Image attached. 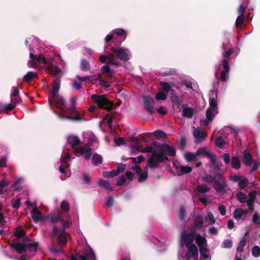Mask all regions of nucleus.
Here are the masks:
<instances>
[{
	"mask_svg": "<svg viewBox=\"0 0 260 260\" xmlns=\"http://www.w3.org/2000/svg\"><path fill=\"white\" fill-rule=\"evenodd\" d=\"M203 226V218L200 216H198L190 228V233L188 234L185 230L182 232L181 234V246H186L188 249V252L180 260L198 259V249L193 243L194 240H196L197 244L200 247V252L202 257L205 259L208 258L206 248L207 240L204 237L201 236L200 234L196 233V231L201 229Z\"/></svg>",
	"mask_w": 260,
	"mask_h": 260,
	"instance_id": "f257e3e1",
	"label": "nucleus"
},
{
	"mask_svg": "<svg viewBox=\"0 0 260 260\" xmlns=\"http://www.w3.org/2000/svg\"><path fill=\"white\" fill-rule=\"evenodd\" d=\"M164 153L173 156L175 154V151L173 148L169 145H163L158 150L152 152L148 159V166L151 168H157L158 162H162L167 159Z\"/></svg>",
	"mask_w": 260,
	"mask_h": 260,
	"instance_id": "f03ea898",
	"label": "nucleus"
},
{
	"mask_svg": "<svg viewBox=\"0 0 260 260\" xmlns=\"http://www.w3.org/2000/svg\"><path fill=\"white\" fill-rule=\"evenodd\" d=\"M111 50L112 52L108 56L109 64L118 66L120 62L117 59L126 61L130 58L131 52L128 49L123 47L112 48Z\"/></svg>",
	"mask_w": 260,
	"mask_h": 260,
	"instance_id": "7ed1b4c3",
	"label": "nucleus"
},
{
	"mask_svg": "<svg viewBox=\"0 0 260 260\" xmlns=\"http://www.w3.org/2000/svg\"><path fill=\"white\" fill-rule=\"evenodd\" d=\"M209 105L210 107L206 111V119L201 121V124L204 126L207 125L212 121L215 115L218 113L216 98H210Z\"/></svg>",
	"mask_w": 260,
	"mask_h": 260,
	"instance_id": "20e7f679",
	"label": "nucleus"
},
{
	"mask_svg": "<svg viewBox=\"0 0 260 260\" xmlns=\"http://www.w3.org/2000/svg\"><path fill=\"white\" fill-rule=\"evenodd\" d=\"M76 98L72 96L70 98L71 108L67 109V113L66 118L76 120H84L83 115L79 113L76 110L75 103L76 102Z\"/></svg>",
	"mask_w": 260,
	"mask_h": 260,
	"instance_id": "39448f33",
	"label": "nucleus"
},
{
	"mask_svg": "<svg viewBox=\"0 0 260 260\" xmlns=\"http://www.w3.org/2000/svg\"><path fill=\"white\" fill-rule=\"evenodd\" d=\"M91 99L94 103L98 105V107L99 108L108 110L111 109L112 108V104L103 95L92 94L91 96Z\"/></svg>",
	"mask_w": 260,
	"mask_h": 260,
	"instance_id": "423d86ee",
	"label": "nucleus"
},
{
	"mask_svg": "<svg viewBox=\"0 0 260 260\" xmlns=\"http://www.w3.org/2000/svg\"><path fill=\"white\" fill-rule=\"evenodd\" d=\"M70 160V156L68 154H66L64 156L60 158V165L59 167V170L61 173L64 174L60 176L61 180H64L67 177H69L71 173L69 171V169L67 162Z\"/></svg>",
	"mask_w": 260,
	"mask_h": 260,
	"instance_id": "0eeeda50",
	"label": "nucleus"
},
{
	"mask_svg": "<svg viewBox=\"0 0 260 260\" xmlns=\"http://www.w3.org/2000/svg\"><path fill=\"white\" fill-rule=\"evenodd\" d=\"M49 102L51 104H54L57 108L59 109L61 111V114L62 115L61 117L66 118L67 112V108L64 105V100L61 96H55L53 98L51 97L49 99Z\"/></svg>",
	"mask_w": 260,
	"mask_h": 260,
	"instance_id": "6e6552de",
	"label": "nucleus"
},
{
	"mask_svg": "<svg viewBox=\"0 0 260 260\" xmlns=\"http://www.w3.org/2000/svg\"><path fill=\"white\" fill-rule=\"evenodd\" d=\"M205 180L209 182H213L215 181L214 187L217 192L222 193L223 191V186L220 183H217V181L220 182H224V179L222 175L219 174L216 177L213 178L212 177H206Z\"/></svg>",
	"mask_w": 260,
	"mask_h": 260,
	"instance_id": "1a4fd4ad",
	"label": "nucleus"
},
{
	"mask_svg": "<svg viewBox=\"0 0 260 260\" xmlns=\"http://www.w3.org/2000/svg\"><path fill=\"white\" fill-rule=\"evenodd\" d=\"M95 255L93 252L89 249H87L84 253V255L76 254L72 256L71 260H94Z\"/></svg>",
	"mask_w": 260,
	"mask_h": 260,
	"instance_id": "9d476101",
	"label": "nucleus"
},
{
	"mask_svg": "<svg viewBox=\"0 0 260 260\" xmlns=\"http://www.w3.org/2000/svg\"><path fill=\"white\" fill-rule=\"evenodd\" d=\"M75 152L76 154L84 155L85 159H89L92 154V150L88 145H85L76 149Z\"/></svg>",
	"mask_w": 260,
	"mask_h": 260,
	"instance_id": "9b49d317",
	"label": "nucleus"
},
{
	"mask_svg": "<svg viewBox=\"0 0 260 260\" xmlns=\"http://www.w3.org/2000/svg\"><path fill=\"white\" fill-rule=\"evenodd\" d=\"M53 234L58 236V243L61 246H63L67 242L66 233L64 231L54 227L53 229Z\"/></svg>",
	"mask_w": 260,
	"mask_h": 260,
	"instance_id": "f8f14e48",
	"label": "nucleus"
},
{
	"mask_svg": "<svg viewBox=\"0 0 260 260\" xmlns=\"http://www.w3.org/2000/svg\"><path fill=\"white\" fill-rule=\"evenodd\" d=\"M115 35L121 36V39H122L121 41H123L125 39L126 36V33L124 30L122 29H116L113 30L111 33L107 35L105 38V41L106 42L110 41L114 38V35Z\"/></svg>",
	"mask_w": 260,
	"mask_h": 260,
	"instance_id": "ddd939ff",
	"label": "nucleus"
},
{
	"mask_svg": "<svg viewBox=\"0 0 260 260\" xmlns=\"http://www.w3.org/2000/svg\"><path fill=\"white\" fill-rule=\"evenodd\" d=\"M153 99L150 97L145 96L143 98V102L145 108L150 113L155 112V110L153 106Z\"/></svg>",
	"mask_w": 260,
	"mask_h": 260,
	"instance_id": "4468645a",
	"label": "nucleus"
},
{
	"mask_svg": "<svg viewBox=\"0 0 260 260\" xmlns=\"http://www.w3.org/2000/svg\"><path fill=\"white\" fill-rule=\"evenodd\" d=\"M32 219L36 222L46 220L47 216L42 215L37 208H35L31 213Z\"/></svg>",
	"mask_w": 260,
	"mask_h": 260,
	"instance_id": "2eb2a0df",
	"label": "nucleus"
},
{
	"mask_svg": "<svg viewBox=\"0 0 260 260\" xmlns=\"http://www.w3.org/2000/svg\"><path fill=\"white\" fill-rule=\"evenodd\" d=\"M197 154H204L210 158L212 164H214L216 161V156L213 153H210L206 148H202L199 149L197 151Z\"/></svg>",
	"mask_w": 260,
	"mask_h": 260,
	"instance_id": "dca6fc26",
	"label": "nucleus"
},
{
	"mask_svg": "<svg viewBox=\"0 0 260 260\" xmlns=\"http://www.w3.org/2000/svg\"><path fill=\"white\" fill-rule=\"evenodd\" d=\"M242 161L246 166H250L253 162L252 158L250 153L246 150L243 151Z\"/></svg>",
	"mask_w": 260,
	"mask_h": 260,
	"instance_id": "f3484780",
	"label": "nucleus"
},
{
	"mask_svg": "<svg viewBox=\"0 0 260 260\" xmlns=\"http://www.w3.org/2000/svg\"><path fill=\"white\" fill-rule=\"evenodd\" d=\"M222 65L224 70L221 72L220 79L222 81H225L227 78V74L229 71L228 62L226 59H223L222 60Z\"/></svg>",
	"mask_w": 260,
	"mask_h": 260,
	"instance_id": "a211bd4d",
	"label": "nucleus"
},
{
	"mask_svg": "<svg viewBox=\"0 0 260 260\" xmlns=\"http://www.w3.org/2000/svg\"><path fill=\"white\" fill-rule=\"evenodd\" d=\"M131 141V149L132 152L134 154H136L140 151L142 145L135 138H133Z\"/></svg>",
	"mask_w": 260,
	"mask_h": 260,
	"instance_id": "6ab92c4d",
	"label": "nucleus"
},
{
	"mask_svg": "<svg viewBox=\"0 0 260 260\" xmlns=\"http://www.w3.org/2000/svg\"><path fill=\"white\" fill-rule=\"evenodd\" d=\"M183 111L182 115L184 117L187 118H191L193 114L194 110L192 108L189 107L186 105H183L182 106Z\"/></svg>",
	"mask_w": 260,
	"mask_h": 260,
	"instance_id": "aec40b11",
	"label": "nucleus"
},
{
	"mask_svg": "<svg viewBox=\"0 0 260 260\" xmlns=\"http://www.w3.org/2000/svg\"><path fill=\"white\" fill-rule=\"evenodd\" d=\"M193 135L197 141L202 142L204 140L206 133L199 129L195 128L193 131Z\"/></svg>",
	"mask_w": 260,
	"mask_h": 260,
	"instance_id": "412c9836",
	"label": "nucleus"
},
{
	"mask_svg": "<svg viewBox=\"0 0 260 260\" xmlns=\"http://www.w3.org/2000/svg\"><path fill=\"white\" fill-rule=\"evenodd\" d=\"M192 170V168L188 166H179L176 167V171L180 175L185 173H189L191 172Z\"/></svg>",
	"mask_w": 260,
	"mask_h": 260,
	"instance_id": "4be33fe9",
	"label": "nucleus"
},
{
	"mask_svg": "<svg viewBox=\"0 0 260 260\" xmlns=\"http://www.w3.org/2000/svg\"><path fill=\"white\" fill-rule=\"evenodd\" d=\"M68 142L71 145L72 148L80 144V140L75 136L71 135L68 137Z\"/></svg>",
	"mask_w": 260,
	"mask_h": 260,
	"instance_id": "5701e85b",
	"label": "nucleus"
},
{
	"mask_svg": "<svg viewBox=\"0 0 260 260\" xmlns=\"http://www.w3.org/2000/svg\"><path fill=\"white\" fill-rule=\"evenodd\" d=\"M60 85V80L57 78L54 81L53 87L51 92V97L53 98L55 96L57 95V94L59 91Z\"/></svg>",
	"mask_w": 260,
	"mask_h": 260,
	"instance_id": "b1692460",
	"label": "nucleus"
},
{
	"mask_svg": "<svg viewBox=\"0 0 260 260\" xmlns=\"http://www.w3.org/2000/svg\"><path fill=\"white\" fill-rule=\"evenodd\" d=\"M11 247L15 249L19 253L22 254L26 251V245L21 243L11 245Z\"/></svg>",
	"mask_w": 260,
	"mask_h": 260,
	"instance_id": "393cba45",
	"label": "nucleus"
},
{
	"mask_svg": "<svg viewBox=\"0 0 260 260\" xmlns=\"http://www.w3.org/2000/svg\"><path fill=\"white\" fill-rule=\"evenodd\" d=\"M255 197V192H250L249 193V199L247 201V205L249 209L252 210L253 209V203L254 201Z\"/></svg>",
	"mask_w": 260,
	"mask_h": 260,
	"instance_id": "a878e982",
	"label": "nucleus"
},
{
	"mask_svg": "<svg viewBox=\"0 0 260 260\" xmlns=\"http://www.w3.org/2000/svg\"><path fill=\"white\" fill-rule=\"evenodd\" d=\"M19 91L18 89L16 87L13 88V91L11 94V101L12 103H17L19 101L18 97Z\"/></svg>",
	"mask_w": 260,
	"mask_h": 260,
	"instance_id": "bb28decb",
	"label": "nucleus"
},
{
	"mask_svg": "<svg viewBox=\"0 0 260 260\" xmlns=\"http://www.w3.org/2000/svg\"><path fill=\"white\" fill-rule=\"evenodd\" d=\"M26 246H27L29 251L34 252L37 250L39 246V244L37 242L31 241L26 244Z\"/></svg>",
	"mask_w": 260,
	"mask_h": 260,
	"instance_id": "cd10ccee",
	"label": "nucleus"
},
{
	"mask_svg": "<svg viewBox=\"0 0 260 260\" xmlns=\"http://www.w3.org/2000/svg\"><path fill=\"white\" fill-rule=\"evenodd\" d=\"M231 165L233 168L238 169L240 168V161L238 157L234 156L232 158Z\"/></svg>",
	"mask_w": 260,
	"mask_h": 260,
	"instance_id": "c85d7f7f",
	"label": "nucleus"
},
{
	"mask_svg": "<svg viewBox=\"0 0 260 260\" xmlns=\"http://www.w3.org/2000/svg\"><path fill=\"white\" fill-rule=\"evenodd\" d=\"M198 155L197 152L195 153L188 152L185 154L184 157L187 161H193L196 159Z\"/></svg>",
	"mask_w": 260,
	"mask_h": 260,
	"instance_id": "c756f323",
	"label": "nucleus"
},
{
	"mask_svg": "<svg viewBox=\"0 0 260 260\" xmlns=\"http://www.w3.org/2000/svg\"><path fill=\"white\" fill-rule=\"evenodd\" d=\"M92 162L95 165H98L102 162V157L100 155L95 154L92 158Z\"/></svg>",
	"mask_w": 260,
	"mask_h": 260,
	"instance_id": "7c9ffc66",
	"label": "nucleus"
},
{
	"mask_svg": "<svg viewBox=\"0 0 260 260\" xmlns=\"http://www.w3.org/2000/svg\"><path fill=\"white\" fill-rule=\"evenodd\" d=\"M98 184L100 186L104 187L109 190H112V188L110 184L106 180L103 179H99Z\"/></svg>",
	"mask_w": 260,
	"mask_h": 260,
	"instance_id": "2f4dec72",
	"label": "nucleus"
},
{
	"mask_svg": "<svg viewBox=\"0 0 260 260\" xmlns=\"http://www.w3.org/2000/svg\"><path fill=\"white\" fill-rule=\"evenodd\" d=\"M101 71L102 73L108 75L109 76H112L113 75V72L110 69L108 65L103 66L101 68Z\"/></svg>",
	"mask_w": 260,
	"mask_h": 260,
	"instance_id": "473e14b6",
	"label": "nucleus"
},
{
	"mask_svg": "<svg viewBox=\"0 0 260 260\" xmlns=\"http://www.w3.org/2000/svg\"><path fill=\"white\" fill-rule=\"evenodd\" d=\"M99 78V76H96V75H95V76H86V77H80V76H77V78L81 81H90V79H92V78H94V80H98Z\"/></svg>",
	"mask_w": 260,
	"mask_h": 260,
	"instance_id": "72a5a7b5",
	"label": "nucleus"
},
{
	"mask_svg": "<svg viewBox=\"0 0 260 260\" xmlns=\"http://www.w3.org/2000/svg\"><path fill=\"white\" fill-rule=\"evenodd\" d=\"M246 239L243 237L240 241L239 244L237 247V251L238 252H242L243 250V247L245 246Z\"/></svg>",
	"mask_w": 260,
	"mask_h": 260,
	"instance_id": "f704fd0d",
	"label": "nucleus"
},
{
	"mask_svg": "<svg viewBox=\"0 0 260 260\" xmlns=\"http://www.w3.org/2000/svg\"><path fill=\"white\" fill-rule=\"evenodd\" d=\"M237 197L238 200L241 202V203H247V196L245 194L242 192H238L237 194Z\"/></svg>",
	"mask_w": 260,
	"mask_h": 260,
	"instance_id": "c9c22d12",
	"label": "nucleus"
},
{
	"mask_svg": "<svg viewBox=\"0 0 260 260\" xmlns=\"http://www.w3.org/2000/svg\"><path fill=\"white\" fill-rule=\"evenodd\" d=\"M60 221L62 225L66 228L69 226V223L68 221H65L60 219V217H51V221L52 222H55L57 221Z\"/></svg>",
	"mask_w": 260,
	"mask_h": 260,
	"instance_id": "e433bc0d",
	"label": "nucleus"
},
{
	"mask_svg": "<svg viewBox=\"0 0 260 260\" xmlns=\"http://www.w3.org/2000/svg\"><path fill=\"white\" fill-rule=\"evenodd\" d=\"M209 189L210 188L205 184L198 185L197 187V190L201 193H205L208 191Z\"/></svg>",
	"mask_w": 260,
	"mask_h": 260,
	"instance_id": "4c0bfd02",
	"label": "nucleus"
},
{
	"mask_svg": "<svg viewBox=\"0 0 260 260\" xmlns=\"http://www.w3.org/2000/svg\"><path fill=\"white\" fill-rule=\"evenodd\" d=\"M36 76V74L32 72H28L26 75H25L23 79L25 81H29L31 80L32 78H35Z\"/></svg>",
	"mask_w": 260,
	"mask_h": 260,
	"instance_id": "58836bf2",
	"label": "nucleus"
},
{
	"mask_svg": "<svg viewBox=\"0 0 260 260\" xmlns=\"http://www.w3.org/2000/svg\"><path fill=\"white\" fill-rule=\"evenodd\" d=\"M168 93L164 91H159L156 95L155 99L156 100H165L167 96Z\"/></svg>",
	"mask_w": 260,
	"mask_h": 260,
	"instance_id": "ea45409f",
	"label": "nucleus"
},
{
	"mask_svg": "<svg viewBox=\"0 0 260 260\" xmlns=\"http://www.w3.org/2000/svg\"><path fill=\"white\" fill-rule=\"evenodd\" d=\"M48 69L49 70V71L54 75H57L60 72V69L55 66L49 67H48Z\"/></svg>",
	"mask_w": 260,
	"mask_h": 260,
	"instance_id": "a19ab883",
	"label": "nucleus"
},
{
	"mask_svg": "<svg viewBox=\"0 0 260 260\" xmlns=\"http://www.w3.org/2000/svg\"><path fill=\"white\" fill-rule=\"evenodd\" d=\"M216 145L219 148H223L225 145L224 141L221 137H218L216 138L215 141Z\"/></svg>",
	"mask_w": 260,
	"mask_h": 260,
	"instance_id": "79ce46f5",
	"label": "nucleus"
},
{
	"mask_svg": "<svg viewBox=\"0 0 260 260\" xmlns=\"http://www.w3.org/2000/svg\"><path fill=\"white\" fill-rule=\"evenodd\" d=\"M206 221L209 224H214L215 222V219L213 215L210 212H208L207 216L206 217Z\"/></svg>",
	"mask_w": 260,
	"mask_h": 260,
	"instance_id": "37998d69",
	"label": "nucleus"
},
{
	"mask_svg": "<svg viewBox=\"0 0 260 260\" xmlns=\"http://www.w3.org/2000/svg\"><path fill=\"white\" fill-rule=\"evenodd\" d=\"M252 254L255 257L260 256V247L258 246H255L252 249Z\"/></svg>",
	"mask_w": 260,
	"mask_h": 260,
	"instance_id": "c03bdc74",
	"label": "nucleus"
},
{
	"mask_svg": "<svg viewBox=\"0 0 260 260\" xmlns=\"http://www.w3.org/2000/svg\"><path fill=\"white\" fill-rule=\"evenodd\" d=\"M154 136L157 138H165L166 137V134L163 131H156L153 133Z\"/></svg>",
	"mask_w": 260,
	"mask_h": 260,
	"instance_id": "a18cd8bd",
	"label": "nucleus"
},
{
	"mask_svg": "<svg viewBox=\"0 0 260 260\" xmlns=\"http://www.w3.org/2000/svg\"><path fill=\"white\" fill-rule=\"evenodd\" d=\"M244 213V210L241 208L237 209L234 212V216L236 219L240 218Z\"/></svg>",
	"mask_w": 260,
	"mask_h": 260,
	"instance_id": "49530a36",
	"label": "nucleus"
},
{
	"mask_svg": "<svg viewBox=\"0 0 260 260\" xmlns=\"http://www.w3.org/2000/svg\"><path fill=\"white\" fill-rule=\"evenodd\" d=\"M15 234L17 238H21L24 235V232L22 228L19 226L16 228Z\"/></svg>",
	"mask_w": 260,
	"mask_h": 260,
	"instance_id": "de8ad7c7",
	"label": "nucleus"
},
{
	"mask_svg": "<svg viewBox=\"0 0 260 260\" xmlns=\"http://www.w3.org/2000/svg\"><path fill=\"white\" fill-rule=\"evenodd\" d=\"M103 175L106 178L113 177L117 175V172L115 170H113L110 172H104Z\"/></svg>",
	"mask_w": 260,
	"mask_h": 260,
	"instance_id": "09e8293b",
	"label": "nucleus"
},
{
	"mask_svg": "<svg viewBox=\"0 0 260 260\" xmlns=\"http://www.w3.org/2000/svg\"><path fill=\"white\" fill-rule=\"evenodd\" d=\"M160 85L163 88L164 91L168 93L170 90L171 86L166 82H161Z\"/></svg>",
	"mask_w": 260,
	"mask_h": 260,
	"instance_id": "8fccbe9b",
	"label": "nucleus"
},
{
	"mask_svg": "<svg viewBox=\"0 0 260 260\" xmlns=\"http://www.w3.org/2000/svg\"><path fill=\"white\" fill-rule=\"evenodd\" d=\"M248 185V180L246 179H241L239 181V187L244 189Z\"/></svg>",
	"mask_w": 260,
	"mask_h": 260,
	"instance_id": "3c124183",
	"label": "nucleus"
},
{
	"mask_svg": "<svg viewBox=\"0 0 260 260\" xmlns=\"http://www.w3.org/2000/svg\"><path fill=\"white\" fill-rule=\"evenodd\" d=\"M244 19V15H240L238 17V18L236 20V25L237 26H241L242 25V24L243 23Z\"/></svg>",
	"mask_w": 260,
	"mask_h": 260,
	"instance_id": "603ef678",
	"label": "nucleus"
},
{
	"mask_svg": "<svg viewBox=\"0 0 260 260\" xmlns=\"http://www.w3.org/2000/svg\"><path fill=\"white\" fill-rule=\"evenodd\" d=\"M185 215V210L183 207H181L179 209V212H178V216L179 218L181 220L184 219Z\"/></svg>",
	"mask_w": 260,
	"mask_h": 260,
	"instance_id": "864d4df0",
	"label": "nucleus"
},
{
	"mask_svg": "<svg viewBox=\"0 0 260 260\" xmlns=\"http://www.w3.org/2000/svg\"><path fill=\"white\" fill-rule=\"evenodd\" d=\"M131 159L134 164H138L141 163L143 161V157L142 156H139L137 157H132Z\"/></svg>",
	"mask_w": 260,
	"mask_h": 260,
	"instance_id": "5fc2aeb1",
	"label": "nucleus"
},
{
	"mask_svg": "<svg viewBox=\"0 0 260 260\" xmlns=\"http://www.w3.org/2000/svg\"><path fill=\"white\" fill-rule=\"evenodd\" d=\"M61 208L64 211H68L69 210V205L66 201H63L61 204Z\"/></svg>",
	"mask_w": 260,
	"mask_h": 260,
	"instance_id": "6e6d98bb",
	"label": "nucleus"
},
{
	"mask_svg": "<svg viewBox=\"0 0 260 260\" xmlns=\"http://www.w3.org/2000/svg\"><path fill=\"white\" fill-rule=\"evenodd\" d=\"M232 246V242L228 240L224 241L222 243V247L223 248H230Z\"/></svg>",
	"mask_w": 260,
	"mask_h": 260,
	"instance_id": "4d7b16f0",
	"label": "nucleus"
},
{
	"mask_svg": "<svg viewBox=\"0 0 260 260\" xmlns=\"http://www.w3.org/2000/svg\"><path fill=\"white\" fill-rule=\"evenodd\" d=\"M81 69L83 71H87L89 69V63L86 60H83L82 61Z\"/></svg>",
	"mask_w": 260,
	"mask_h": 260,
	"instance_id": "13d9d810",
	"label": "nucleus"
},
{
	"mask_svg": "<svg viewBox=\"0 0 260 260\" xmlns=\"http://www.w3.org/2000/svg\"><path fill=\"white\" fill-rule=\"evenodd\" d=\"M252 221L255 224H260V216L255 213L253 216Z\"/></svg>",
	"mask_w": 260,
	"mask_h": 260,
	"instance_id": "bf43d9fd",
	"label": "nucleus"
},
{
	"mask_svg": "<svg viewBox=\"0 0 260 260\" xmlns=\"http://www.w3.org/2000/svg\"><path fill=\"white\" fill-rule=\"evenodd\" d=\"M115 143L116 145L119 146L126 144L125 141L122 138H118L114 140Z\"/></svg>",
	"mask_w": 260,
	"mask_h": 260,
	"instance_id": "052dcab7",
	"label": "nucleus"
},
{
	"mask_svg": "<svg viewBox=\"0 0 260 260\" xmlns=\"http://www.w3.org/2000/svg\"><path fill=\"white\" fill-rule=\"evenodd\" d=\"M98 80H99L100 84L104 87H108L110 86V84L109 82L105 81L103 80L100 79V77Z\"/></svg>",
	"mask_w": 260,
	"mask_h": 260,
	"instance_id": "680f3d73",
	"label": "nucleus"
},
{
	"mask_svg": "<svg viewBox=\"0 0 260 260\" xmlns=\"http://www.w3.org/2000/svg\"><path fill=\"white\" fill-rule=\"evenodd\" d=\"M147 177V172L145 171L139 177V182H141L145 180Z\"/></svg>",
	"mask_w": 260,
	"mask_h": 260,
	"instance_id": "e2e57ef3",
	"label": "nucleus"
},
{
	"mask_svg": "<svg viewBox=\"0 0 260 260\" xmlns=\"http://www.w3.org/2000/svg\"><path fill=\"white\" fill-rule=\"evenodd\" d=\"M14 107L15 105L13 104H9L4 105L2 108L5 110H11L14 108Z\"/></svg>",
	"mask_w": 260,
	"mask_h": 260,
	"instance_id": "0e129e2a",
	"label": "nucleus"
},
{
	"mask_svg": "<svg viewBox=\"0 0 260 260\" xmlns=\"http://www.w3.org/2000/svg\"><path fill=\"white\" fill-rule=\"evenodd\" d=\"M7 158L5 156H3L0 158V167H4L6 165Z\"/></svg>",
	"mask_w": 260,
	"mask_h": 260,
	"instance_id": "69168bd1",
	"label": "nucleus"
},
{
	"mask_svg": "<svg viewBox=\"0 0 260 260\" xmlns=\"http://www.w3.org/2000/svg\"><path fill=\"white\" fill-rule=\"evenodd\" d=\"M233 52V49H230L228 51L224 52L223 54V57L228 58Z\"/></svg>",
	"mask_w": 260,
	"mask_h": 260,
	"instance_id": "338daca9",
	"label": "nucleus"
},
{
	"mask_svg": "<svg viewBox=\"0 0 260 260\" xmlns=\"http://www.w3.org/2000/svg\"><path fill=\"white\" fill-rule=\"evenodd\" d=\"M223 158L226 164H228L230 162V156L228 153H224L223 155Z\"/></svg>",
	"mask_w": 260,
	"mask_h": 260,
	"instance_id": "774afa93",
	"label": "nucleus"
}]
</instances>
